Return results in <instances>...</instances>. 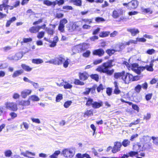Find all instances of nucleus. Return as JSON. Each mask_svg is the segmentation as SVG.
<instances>
[{
	"label": "nucleus",
	"mask_w": 158,
	"mask_h": 158,
	"mask_svg": "<svg viewBox=\"0 0 158 158\" xmlns=\"http://www.w3.org/2000/svg\"><path fill=\"white\" fill-rule=\"evenodd\" d=\"M114 77L115 79H122L126 84L129 83L131 81H137L141 77V76H138L133 77L132 75L129 73H126L124 71L114 73Z\"/></svg>",
	"instance_id": "nucleus-1"
},
{
	"label": "nucleus",
	"mask_w": 158,
	"mask_h": 158,
	"mask_svg": "<svg viewBox=\"0 0 158 158\" xmlns=\"http://www.w3.org/2000/svg\"><path fill=\"white\" fill-rule=\"evenodd\" d=\"M123 63L129 70L131 69L138 74H139L145 69L149 71H152L153 70V65L150 64L149 65H147L145 67H139L138 64L136 63L133 64L131 65L126 61L124 62Z\"/></svg>",
	"instance_id": "nucleus-2"
},
{
	"label": "nucleus",
	"mask_w": 158,
	"mask_h": 158,
	"mask_svg": "<svg viewBox=\"0 0 158 158\" xmlns=\"http://www.w3.org/2000/svg\"><path fill=\"white\" fill-rule=\"evenodd\" d=\"M114 62V60H109L107 62L103 63L102 65L98 66L96 70L98 72L106 73L108 75H111L114 72V69L109 70V69L114 65L113 64Z\"/></svg>",
	"instance_id": "nucleus-3"
},
{
	"label": "nucleus",
	"mask_w": 158,
	"mask_h": 158,
	"mask_svg": "<svg viewBox=\"0 0 158 158\" xmlns=\"http://www.w3.org/2000/svg\"><path fill=\"white\" fill-rule=\"evenodd\" d=\"M75 153V149L74 148L65 149L62 152L61 154L67 158H72Z\"/></svg>",
	"instance_id": "nucleus-4"
},
{
	"label": "nucleus",
	"mask_w": 158,
	"mask_h": 158,
	"mask_svg": "<svg viewBox=\"0 0 158 158\" xmlns=\"http://www.w3.org/2000/svg\"><path fill=\"white\" fill-rule=\"evenodd\" d=\"M64 60V57L62 55H60L55 59L51 60L48 62L54 64L60 65L61 64Z\"/></svg>",
	"instance_id": "nucleus-5"
},
{
	"label": "nucleus",
	"mask_w": 158,
	"mask_h": 158,
	"mask_svg": "<svg viewBox=\"0 0 158 158\" xmlns=\"http://www.w3.org/2000/svg\"><path fill=\"white\" fill-rule=\"evenodd\" d=\"M81 23L80 21H77L73 22L71 27H67L68 30L72 32L76 30L80 31V27L81 26Z\"/></svg>",
	"instance_id": "nucleus-6"
},
{
	"label": "nucleus",
	"mask_w": 158,
	"mask_h": 158,
	"mask_svg": "<svg viewBox=\"0 0 158 158\" xmlns=\"http://www.w3.org/2000/svg\"><path fill=\"white\" fill-rule=\"evenodd\" d=\"M5 105L6 109L14 111L18 109L17 104L13 102H7L5 103Z\"/></svg>",
	"instance_id": "nucleus-7"
},
{
	"label": "nucleus",
	"mask_w": 158,
	"mask_h": 158,
	"mask_svg": "<svg viewBox=\"0 0 158 158\" xmlns=\"http://www.w3.org/2000/svg\"><path fill=\"white\" fill-rule=\"evenodd\" d=\"M142 147L140 143H137V144L134 145L133 146V149L137 152H138L140 151H143L147 148V146L148 143H144Z\"/></svg>",
	"instance_id": "nucleus-8"
},
{
	"label": "nucleus",
	"mask_w": 158,
	"mask_h": 158,
	"mask_svg": "<svg viewBox=\"0 0 158 158\" xmlns=\"http://www.w3.org/2000/svg\"><path fill=\"white\" fill-rule=\"evenodd\" d=\"M32 92V90L31 89H24L21 92V96L23 98H26L27 96L31 94Z\"/></svg>",
	"instance_id": "nucleus-9"
},
{
	"label": "nucleus",
	"mask_w": 158,
	"mask_h": 158,
	"mask_svg": "<svg viewBox=\"0 0 158 158\" xmlns=\"http://www.w3.org/2000/svg\"><path fill=\"white\" fill-rule=\"evenodd\" d=\"M114 144V147L112 150V152L114 153L119 151L122 146L121 143L119 142H115Z\"/></svg>",
	"instance_id": "nucleus-10"
},
{
	"label": "nucleus",
	"mask_w": 158,
	"mask_h": 158,
	"mask_svg": "<svg viewBox=\"0 0 158 158\" xmlns=\"http://www.w3.org/2000/svg\"><path fill=\"white\" fill-rule=\"evenodd\" d=\"M123 10L122 9L114 10L113 12L112 17L114 18H117L122 15Z\"/></svg>",
	"instance_id": "nucleus-11"
},
{
	"label": "nucleus",
	"mask_w": 158,
	"mask_h": 158,
	"mask_svg": "<svg viewBox=\"0 0 158 158\" xmlns=\"http://www.w3.org/2000/svg\"><path fill=\"white\" fill-rule=\"evenodd\" d=\"M127 31L130 33L132 36H135L139 33V30L135 28H128L127 29Z\"/></svg>",
	"instance_id": "nucleus-12"
},
{
	"label": "nucleus",
	"mask_w": 158,
	"mask_h": 158,
	"mask_svg": "<svg viewBox=\"0 0 158 158\" xmlns=\"http://www.w3.org/2000/svg\"><path fill=\"white\" fill-rule=\"evenodd\" d=\"M138 2L136 1H132L131 2L128 3V9H135L138 6Z\"/></svg>",
	"instance_id": "nucleus-13"
},
{
	"label": "nucleus",
	"mask_w": 158,
	"mask_h": 158,
	"mask_svg": "<svg viewBox=\"0 0 158 158\" xmlns=\"http://www.w3.org/2000/svg\"><path fill=\"white\" fill-rule=\"evenodd\" d=\"M104 53V50L101 48L94 50L93 53L94 55H98L99 56H103Z\"/></svg>",
	"instance_id": "nucleus-14"
},
{
	"label": "nucleus",
	"mask_w": 158,
	"mask_h": 158,
	"mask_svg": "<svg viewBox=\"0 0 158 158\" xmlns=\"http://www.w3.org/2000/svg\"><path fill=\"white\" fill-rule=\"evenodd\" d=\"M56 84L57 85L59 86H62L64 85V88L65 89H70L72 87V85L66 82H65V84H64V85L63 83H61L60 84L58 83H56Z\"/></svg>",
	"instance_id": "nucleus-15"
},
{
	"label": "nucleus",
	"mask_w": 158,
	"mask_h": 158,
	"mask_svg": "<svg viewBox=\"0 0 158 158\" xmlns=\"http://www.w3.org/2000/svg\"><path fill=\"white\" fill-rule=\"evenodd\" d=\"M20 129L21 131L27 130L29 127L28 124L26 122H23L20 125Z\"/></svg>",
	"instance_id": "nucleus-16"
},
{
	"label": "nucleus",
	"mask_w": 158,
	"mask_h": 158,
	"mask_svg": "<svg viewBox=\"0 0 158 158\" xmlns=\"http://www.w3.org/2000/svg\"><path fill=\"white\" fill-rule=\"evenodd\" d=\"M114 85L115 88L114 92V94H118L123 93V92H121L120 90L119 89L118 83L117 82L115 81L114 83Z\"/></svg>",
	"instance_id": "nucleus-17"
},
{
	"label": "nucleus",
	"mask_w": 158,
	"mask_h": 158,
	"mask_svg": "<svg viewBox=\"0 0 158 158\" xmlns=\"http://www.w3.org/2000/svg\"><path fill=\"white\" fill-rule=\"evenodd\" d=\"M20 155L25 157H29L28 155H31L33 156H35V154L34 153L28 151H26L25 152H21Z\"/></svg>",
	"instance_id": "nucleus-18"
},
{
	"label": "nucleus",
	"mask_w": 158,
	"mask_h": 158,
	"mask_svg": "<svg viewBox=\"0 0 158 158\" xmlns=\"http://www.w3.org/2000/svg\"><path fill=\"white\" fill-rule=\"evenodd\" d=\"M29 99L30 101L31 100L33 102H38L40 100L38 97L35 95L30 96L29 97Z\"/></svg>",
	"instance_id": "nucleus-19"
},
{
	"label": "nucleus",
	"mask_w": 158,
	"mask_h": 158,
	"mask_svg": "<svg viewBox=\"0 0 158 158\" xmlns=\"http://www.w3.org/2000/svg\"><path fill=\"white\" fill-rule=\"evenodd\" d=\"M16 20V18L15 17H13L10 18L9 20L7 21L6 26L8 27L10 26L11 24L13 22L15 21Z\"/></svg>",
	"instance_id": "nucleus-20"
},
{
	"label": "nucleus",
	"mask_w": 158,
	"mask_h": 158,
	"mask_svg": "<svg viewBox=\"0 0 158 158\" xmlns=\"http://www.w3.org/2000/svg\"><path fill=\"white\" fill-rule=\"evenodd\" d=\"M88 74L86 73H84L80 74V78L81 80L84 81L87 79L89 77Z\"/></svg>",
	"instance_id": "nucleus-21"
},
{
	"label": "nucleus",
	"mask_w": 158,
	"mask_h": 158,
	"mask_svg": "<svg viewBox=\"0 0 158 158\" xmlns=\"http://www.w3.org/2000/svg\"><path fill=\"white\" fill-rule=\"evenodd\" d=\"M23 72V70L21 69L15 71L12 75L13 77H15L21 75Z\"/></svg>",
	"instance_id": "nucleus-22"
},
{
	"label": "nucleus",
	"mask_w": 158,
	"mask_h": 158,
	"mask_svg": "<svg viewBox=\"0 0 158 158\" xmlns=\"http://www.w3.org/2000/svg\"><path fill=\"white\" fill-rule=\"evenodd\" d=\"M30 104V101L28 98L27 100L22 101L19 103V105L23 106H28Z\"/></svg>",
	"instance_id": "nucleus-23"
},
{
	"label": "nucleus",
	"mask_w": 158,
	"mask_h": 158,
	"mask_svg": "<svg viewBox=\"0 0 158 158\" xmlns=\"http://www.w3.org/2000/svg\"><path fill=\"white\" fill-rule=\"evenodd\" d=\"M4 153L6 157H9L12 156V152L10 150L7 149L5 151Z\"/></svg>",
	"instance_id": "nucleus-24"
},
{
	"label": "nucleus",
	"mask_w": 158,
	"mask_h": 158,
	"mask_svg": "<svg viewBox=\"0 0 158 158\" xmlns=\"http://www.w3.org/2000/svg\"><path fill=\"white\" fill-rule=\"evenodd\" d=\"M32 63L36 64H39L43 62V60L40 59H33L32 60Z\"/></svg>",
	"instance_id": "nucleus-25"
},
{
	"label": "nucleus",
	"mask_w": 158,
	"mask_h": 158,
	"mask_svg": "<svg viewBox=\"0 0 158 158\" xmlns=\"http://www.w3.org/2000/svg\"><path fill=\"white\" fill-rule=\"evenodd\" d=\"M70 1L73 3L74 5L78 6H80L82 4V1L81 0H70Z\"/></svg>",
	"instance_id": "nucleus-26"
},
{
	"label": "nucleus",
	"mask_w": 158,
	"mask_h": 158,
	"mask_svg": "<svg viewBox=\"0 0 158 158\" xmlns=\"http://www.w3.org/2000/svg\"><path fill=\"white\" fill-rule=\"evenodd\" d=\"M70 61L69 59L67 58H65L64 57V62L62 63L63 67L65 68L68 67Z\"/></svg>",
	"instance_id": "nucleus-27"
},
{
	"label": "nucleus",
	"mask_w": 158,
	"mask_h": 158,
	"mask_svg": "<svg viewBox=\"0 0 158 158\" xmlns=\"http://www.w3.org/2000/svg\"><path fill=\"white\" fill-rule=\"evenodd\" d=\"M110 34V32L108 31H103L99 34V36L101 37H105L108 36Z\"/></svg>",
	"instance_id": "nucleus-28"
},
{
	"label": "nucleus",
	"mask_w": 158,
	"mask_h": 158,
	"mask_svg": "<svg viewBox=\"0 0 158 158\" xmlns=\"http://www.w3.org/2000/svg\"><path fill=\"white\" fill-rule=\"evenodd\" d=\"M29 31L31 33H35L39 31L37 27V26H33L31 27L29 29Z\"/></svg>",
	"instance_id": "nucleus-29"
},
{
	"label": "nucleus",
	"mask_w": 158,
	"mask_h": 158,
	"mask_svg": "<svg viewBox=\"0 0 158 158\" xmlns=\"http://www.w3.org/2000/svg\"><path fill=\"white\" fill-rule=\"evenodd\" d=\"M102 105V102H94L92 103V107L94 108H99Z\"/></svg>",
	"instance_id": "nucleus-30"
},
{
	"label": "nucleus",
	"mask_w": 158,
	"mask_h": 158,
	"mask_svg": "<svg viewBox=\"0 0 158 158\" xmlns=\"http://www.w3.org/2000/svg\"><path fill=\"white\" fill-rule=\"evenodd\" d=\"M21 67L23 69L27 72L30 71L32 69V68L24 64H22Z\"/></svg>",
	"instance_id": "nucleus-31"
},
{
	"label": "nucleus",
	"mask_w": 158,
	"mask_h": 158,
	"mask_svg": "<svg viewBox=\"0 0 158 158\" xmlns=\"http://www.w3.org/2000/svg\"><path fill=\"white\" fill-rule=\"evenodd\" d=\"M93 114V111L91 110H87L86 111L84 114V117L86 116H90L92 115Z\"/></svg>",
	"instance_id": "nucleus-32"
},
{
	"label": "nucleus",
	"mask_w": 158,
	"mask_h": 158,
	"mask_svg": "<svg viewBox=\"0 0 158 158\" xmlns=\"http://www.w3.org/2000/svg\"><path fill=\"white\" fill-rule=\"evenodd\" d=\"M43 3L48 6L51 5L54 6V2H51L48 0H44L43 1Z\"/></svg>",
	"instance_id": "nucleus-33"
},
{
	"label": "nucleus",
	"mask_w": 158,
	"mask_h": 158,
	"mask_svg": "<svg viewBox=\"0 0 158 158\" xmlns=\"http://www.w3.org/2000/svg\"><path fill=\"white\" fill-rule=\"evenodd\" d=\"M45 30L48 34L50 35H53L54 32V30L53 29L48 27L46 28Z\"/></svg>",
	"instance_id": "nucleus-34"
},
{
	"label": "nucleus",
	"mask_w": 158,
	"mask_h": 158,
	"mask_svg": "<svg viewBox=\"0 0 158 158\" xmlns=\"http://www.w3.org/2000/svg\"><path fill=\"white\" fill-rule=\"evenodd\" d=\"M60 152L59 151H56L54 153L50 156V158H57L58 155L60 154Z\"/></svg>",
	"instance_id": "nucleus-35"
},
{
	"label": "nucleus",
	"mask_w": 158,
	"mask_h": 158,
	"mask_svg": "<svg viewBox=\"0 0 158 158\" xmlns=\"http://www.w3.org/2000/svg\"><path fill=\"white\" fill-rule=\"evenodd\" d=\"M141 9L143 12L146 13H149V14H152V11L150 8H145L142 7Z\"/></svg>",
	"instance_id": "nucleus-36"
},
{
	"label": "nucleus",
	"mask_w": 158,
	"mask_h": 158,
	"mask_svg": "<svg viewBox=\"0 0 158 158\" xmlns=\"http://www.w3.org/2000/svg\"><path fill=\"white\" fill-rule=\"evenodd\" d=\"M82 21L85 24H90L92 23V19H82Z\"/></svg>",
	"instance_id": "nucleus-37"
},
{
	"label": "nucleus",
	"mask_w": 158,
	"mask_h": 158,
	"mask_svg": "<svg viewBox=\"0 0 158 158\" xmlns=\"http://www.w3.org/2000/svg\"><path fill=\"white\" fill-rule=\"evenodd\" d=\"M64 3V0H56L54 2V6L56 4H58L59 6L63 4Z\"/></svg>",
	"instance_id": "nucleus-38"
},
{
	"label": "nucleus",
	"mask_w": 158,
	"mask_h": 158,
	"mask_svg": "<svg viewBox=\"0 0 158 158\" xmlns=\"http://www.w3.org/2000/svg\"><path fill=\"white\" fill-rule=\"evenodd\" d=\"M82 48V46L81 44L76 45L74 48V49H77V51L78 52L82 51L83 50Z\"/></svg>",
	"instance_id": "nucleus-39"
},
{
	"label": "nucleus",
	"mask_w": 158,
	"mask_h": 158,
	"mask_svg": "<svg viewBox=\"0 0 158 158\" xmlns=\"http://www.w3.org/2000/svg\"><path fill=\"white\" fill-rule=\"evenodd\" d=\"M137 39L135 40H130L128 42H126L125 43V45H129L131 44H137Z\"/></svg>",
	"instance_id": "nucleus-40"
},
{
	"label": "nucleus",
	"mask_w": 158,
	"mask_h": 158,
	"mask_svg": "<svg viewBox=\"0 0 158 158\" xmlns=\"http://www.w3.org/2000/svg\"><path fill=\"white\" fill-rule=\"evenodd\" d=\"M130 141L128 139H124L122 142V144L124 147H126L130 144Z\"/></svg>",
	"instance_id": "nucleus-41"
},
{
	"label": "nucleus",
	"mask_w": 158,
	"mask_h": 158,
	"mask_svg": "<svg viewBox=\"0 0 158 158\" xmlns=\"http://www.w3.org/2000/svg\"><path fill=\"white\" fill-rule=\"evenodd\" d=\"M68 22V21L67 19L65 18H64L60 20L59 24L61 25L64 26V25L66 24Z\"/></svg>",
	"instance_id": "nucleus-42"
},
{
	"label": "nucleus",
	"mask_w": 158,
	"mask_h": 158,
	"mask_svg": "<svg viewBox=\"0 0 158 158\" xmlns=\"http://www.w3.org/2000/svg\"><path fill=\"white\" fill-rule=\"evenodd\" d=\"M32 41V39L31 38H23V41L21 42V43L22 44L23 43H27L29 42H31Z\"/></svg>",
	"instance_id": "nucleus-43"
},
{
	"label": "nucleus",
	"mask_w": 158,
	"mask_h": 158,
	"mask_svg": "<svg viewBox=\"0 0 158 158\" xmlns=\"http://www.w3.org/2000/svg\"><path fill=\"white\" fill-rule=\"evenodd\" d=\"M115 52V50L114 49H108L106 51V52L110 56H111L112 54H114Z\"/></svg>",
	"instance_id": "nucleus-44"
},
{
	"label": "nucleus",
	"mask_w": 158,
	"mask_h": 158,
	"mask_svg": "<svg viewBox=\"0 0 158 158\" xmlns=\"http://www.w3.org/2000/svg\"><path fill=\"white\" fill-rule=\"evenodd\" d=\"M138 154V152H135V151H131L128 154V157H133L134 156H135Z\"/></svg>",
	"instance_id": "nucleus-45"
},
{
	"label": "nucleus",
	"mask_w": 158,
	"mask_h": 158,
	"mask_svg": "<svg viewBox=\"0 0 158 158\" xmlns=\"http://www.w3.org/2000/svg\"><path fill=\"white\" fill-rule=\"evenodd\" d=\"M90 54L91 52L90 51L87 50L85 52H84L82 56L85 57L87 58L89 57Z\"/></svg>",
	"instance_id": "nucleus-46"
},
{
	"label": "nucleus",
	"mask_w": 158,
	"mask_h": 158,
	"mask_svg": "<svg viewBox=\"0 0 158 158\" xmlns=\"http://www.w3.org/2000/svg\"><path fill=\"white\" fill-rule=\"evenodd\" d=\"M44 32L43 31L40 32L38 33L37 35V37L39 39H41L44 36Z\"/></svg>",
	"instance_id": "nucleus-47"
},
{
	"label": "nucleus",
	"mask_w": 158,
	"mask_h": 158,
	"mask_svg": "<svg viewBox=\"0 0 158 158\" xmlns=\"http://www.w3.org/2000/svg\"><path fill=\"white\" fill-rule=\"evenodd\" d=\"M62 98V95L61 94H59L56 97V101L57 102H59Z\"/></svg>",
	"instance_id": "nucleus-48"
},
{
	"label": "nucleus",
	"mask_w": 158,
	"mask_h": 158,
	"mask_svg": "<svg viewBox=\"0 0 158 158\" xmlns=\"http://www.w3.org/2000/svg\"><path fill=\"white\" fill-rule=\"evenodd\" d=\"M151 138L153 140L152 142L153 143L156 145H158V137L152 136Z\"/></svg>",
	"instance_id": "nucleus-49"
},
{
	"label": "nucleus",
	"mask_w": 158,
	"mask_h": 158,
	"mask_svg": "<svg viewBox=\"0 0 158 158\" xmlns=\"http://www.w3.org/2000/svg\"><path fill=\"white\" fill-rule=\"evenodd\" d=\"M9 115L11 117L12 119H14L17 116V114L14 112H11L9 114Z\"/></svg>",
	"instance_id": "nucleus-50"
},
{
	"label": "nucleus",
	"mask_w": 158,
	"mask_h": 158,
	"mask_svg": "<svg viewBox=\"0 0 158 158\" xmlns=\"http://www.w3.org/2000/svg\"><path fill=\"white\" fill-rule=\"evenodd\" d=\"M81 45L82 46V49L83 50H84L87 49L89 46V44H86L85 43L81 44Z\"/></svg>",
	"instance_id": "nucleus-51"
},
{
	"label": "nucleus",
	"mask_w": 158,
	"mask_h": 158,
	"mask_svg": "<svg viewBox=\"0 0 158 158\" xmlns=\"http://www.w3.org/2000/svg\"><path fill=\"white\" fill-rule=\"evenodd\" d=\"M72 103V102L71 101H67L64 103V106L65 108H68L71 104Z\"/></svg>",
	"instance_id": "nucleus-52"
},
{
	"label": "nucleus",
	"mask_w": 158,
	"mask_h": 158,
	"mask_svg": "<svg viewBox=\"0 0 158 158\" xmlns=\"http://www.w3.org/2000/svg\"><path fill=\"white\" fill-rule=\"evenodd\" d=\"M64 26L61 25L59 24L58 27V30L61 32H64Z\"/></svg>",
	"instance_id": "nucleus-53"
},
{
	"label": "nucleus",
	"mask_w": 158,
	"mask_h": 158,
	"mask_svg": "<svg viewBox=\"0 0 158 158\" xmlns=\"http://www.w3.org/2000/svg\"><path fill=\"white\" fill-rule=\"evenodd\" d=\"M90 77L92 79H94L96 81H98V75L95 74L91 75Z\"/></svg>",
	"instance_id": "nucleus-54"
},
{
	"label": "nucleus",
	"mask_w": 158,
	"mask_h": 158,
	"mask_svg": "<svg viewBox=\"0 0 158 158\" xmlns=\"http://www.w3.org/2000/svg\"><path fill=\"white\" fill-rule=\"evenodd\" d=\"M15 55L18 58H15V60H19L23 56L22 54L20 52L18 53Z\"/></svg>",
	"instance_id": "nucleus-55"
},
{
	"label": "nucleus",
	"mask_w": 158,
	"mask_h": 158,
	"mask_svg": "<svg viewBox=\"0 0 158 158\" xmlns=\"http://www.w3.org/2000/svg\"><path fill=\"white\" fill-rule=\"evenodd\" d=\"M14 8V6H11L9 5H7L6 6V12L7 13H8V10H12Z\"/></svg>",
	"instance_id": "nucleus-56"
},
{
	"label": "nucleus",
	"mask_w": 158,
	"mask_h": 158,
	"mask_svg": "<svg viewBox=\"0 0 158 158\" xmlns=\"http://www.w3.org/2000/svg\"><path fill=\"white\" fill-rule=\"evenodd\" d=\"M141 89V86L139 85H138L135 88V91L137 93H139Z\"/></svg>",
	"instance_id": "nucleus-57"
},
{
	"label": "nucleus",
	"mask_w": 158,
	"mask_h": 158,
	"mask_svg": "<svg viewBox=\"0 0 158 158\" xmlns=\"http://www.w3.org/2000/svg\"><path fill=\"white\" fill-rule=\"evenodd\" d=\"M105 21V19L101 17H98L95 19V21L97 22H104Z\"/></svg>",
	"instance_id": "nucleus-58"
},
{
	"label": "nucleus",
	"mask_w": 158,
	"mask_h": 158,
	"mask_svg": "<svg viewBox=\"0 0 158 158\" xmlns=\"http://www.w3.org/2000/svg\"><path fill=\"white\" fill-rule=\"evenodd\" d=\"M155 51L153 49H149L147 51L146 53L149 55H152L155 52Z\"/></svg>",
	"instance_id": "nucleus-59"
},
{
	"label": "nucleus",
	"mask_w": 158,
	"mask_h": 158,
	"mask_svg": "<svg viewBox=\"0 0 158 158\" xmlns=\"http://www.w3.org/2000/svg\"><path fill=\"white\" fill-rule=\"evenodd\" d=\"M143 139L145 142L149 141L151 139V137L148 136H143Z\"/></svg>",
	"instance_id": "nucleus-60"
},
{
	"label": "nucleus",
	"mask_w": 158,
	"mask_h": 158,
	"mask_svg": "<svg viewBox=\"0 0 158 158\" xmlns=\"http://www.w3.org/2000/svg\"><path fill=\"white\" fill-rule=\"evenodd\" d=\"M132 108L135 110H136L137 112L139 111V108L138 106L134 104L132 105Z\"/></svg>",
	"instance_id": "nucleus-61"
},
{
	"label": "nucleus",
	"mask_w": 158,
	"mask_h": 158,
	"mask_svg": "<svg viewBox=\"0 0 158 158\" xmlns=\"http://www.w3.org/2000/svg\"><path fill=\"white\" fill-rule=\"evenodd\" d=\"M31 120L33 122L37 123H40V120L38 118H31Z\"/></svg>",
	"instance_id": "nucleus-62"
},
{
	"label": "nucleus",
	"mask_w": 158,
	"mask_h": 158,
	"mask_svg": "<svg viewBox=\"0 0 158 158\" xmlns=\"http://www.w3.org/2000/svg\"><path fill=\"white\" fill-rule=\"evenodd\" d=\"M90 91V88H86L85 89V91L83 92V94L85 95L88 94Z\"/></svg>",
	"instance_id": "nucleus-63"
},
{
	"label": "nucleus",
	"mask_w": 158,
	"mask_h": 158,
	"mask_svg": "<svg viewBox=\"0 0 158 158\" xmlns=\"http://www.w3.org/2000/svg\"><path fill=\"white\" fill-rule=\"evenodd\" d=\"M13 98L15 99H17L19 98L20 97V95L17 93H15L13 95Z\"/></svg>",
	"instance_id": "nucleus-64"
}]
</instances>
